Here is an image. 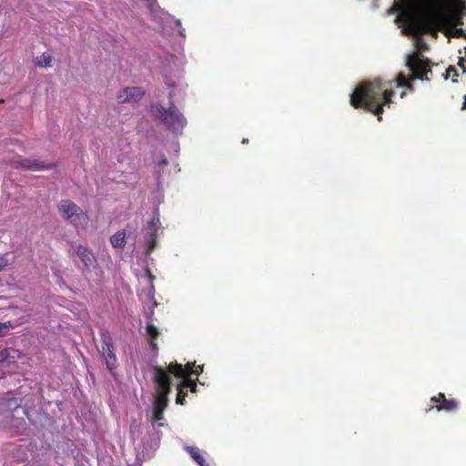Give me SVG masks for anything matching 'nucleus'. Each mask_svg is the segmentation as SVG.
I'll return each instance as SVG.
<instances>
[{"label":"nucleus","mask_w":466,"mask_h":466,"mask_svg":"<svg viewBox=\"0 0 466 466\" xmlns=\"http://www.w3.org/2000/svg\"><path fill=\"white\" fill-rule=\"evenodd\" d=\"M395 92L387 87V83L379 79L360 84L350 96V104L355 108L363 106L381 120L383 106L390 107Z\"/></svg>","instance_id":"f257e3e1"},{"label":"nucleus","mask_w":466,"mask_h":466,"mask_svg":"<svg viewBox=\"0 0 466 466\" xmlns=\"http://www.w3.org/2000/svg\"><path fill=\"white\" fill-rule=\"evenodd\" d=\"M406 66L410 71V76L408 79L403 73H399L396 79L399 87H407L412 91L413 86L410 83V80H429L427 74L431 73V70L429 68L428 61L420 57V54L414 52L408 55L406 57Z\"/></svg>","instance_id":"f03ea898"},{"label":"nucleus","mask_w":466,"mask_h":466,"mask_svg":"<svg viewBox=\"0 0 466 466\" xmlns=\"http://www.w3.org/2000/svg\"><path fill=\"white\" fill-rule=\"evenodd\" d=\"M396 22H401L403 29L401 34L416 38V46L424 49L426 45L420 40V35L429 31L431 26V20L424 15L407 14L403 19L397 18Z\"/></svg>","instance_id":"7ed1b4c3"},{"label":"nucleus","mask_w":466,"mask_h":466,"mask_svg":"<svg viewBox=\"0 0 466 466\" xmlns=\"http://www.w3.org/2000/svg\"><path fill=\"white\" fill-rule=\"evenodd\" d=\"M151 112L156 118L161 120L168 129L176 134L181 133L187 125L186 118L172 103L167 109L161 105H154L151 107Z\"/></svg>","instance_id":"20e7f679"},{"label":"nucleus","mask_w":466,"mask_h":466,"mask_svg":"<svg viewBox=\"0 0 466 466\" xmlns=\"http://www.w3.org/2000/svg\"><path fill=\"white\" fill-rule=\"evenodd\" d=\"M154 379L156 392L153 408H160L164 410L167 405V395L170 392V377L167 370L161 367L154 368Z\"/></svg>","instance_id":"39448f33"},{"label":"nucleus","mask_w":466,"mask_h":466,"mask_svg":"<svg viewBox=\"0 0 466 466\" xmlns=\"http://www.w3.org/2000/svg\"><path fill=\"white\" fill-rule=\"evenodd\" d=\"M58 210L61 216L76 228L85 227L88 222L87 215L70 200L60 201Z\"/></svg>","instance_id":"423d86ee"},{"label":"nucleus","mask_w":466,"mask_h":466,"mask_svg":"<svg viewBox=\"0 0 466 466\" xmlns=\"http://www.w3.org/2000/svg\"><path fill=\"white\" fill-rule=\"evenodd\" d=\"M101 355L104 358L107 369L112 372L116 367L117 360L115 354L113 345L111 343V338L107 331L104 330L101 332Z\"/></svg>","instance_id":"0eeeda50"},{"label":"nucleus","mask_w":466,"mask_h":466,"mask_svg":"<svg viewBox=\"0 0 466 466\" xmlns=\"http://www.w3.org/2000/svg\"><path fill=\"white\" fill-rule=\"evenodd\" d=\"M159 227V215L156 213L152 219L148 221L147 226L142 229L144 242L148 254L151 253L156 247V233Z\"/></svg>","instance_id":"6e6552de"},{"label":"nucleus","mask_w":466,"mask_h":466,"mask_svg":"<svg viewBox=\"0 0 466 466\" xmlns=\"http://www.w3.org/2000/svg\"><path fill=\"white\" fill-rule=\"evenodd\" d=\"M194 363L188 362L184 369L181 364L170 363L168 366V373L174 374L177 378L188 379L189 375H199L203 371L202 366H198L193 370Z\"/></svg>","instance_id":"1a4fd4ad"},{"label":"nucleus","mask_w":466,"mask_h":466,"mask_svg":"<svg viewBox=\"0 0 466 466\" xmlns=\"http://www.w3.org/2000/svg\"><path fill=\"white\" fill-rule=\"evenodd\" d=\"M144 96V90L138 86L126 87L116 95V101L119 104L133 103Z\"/></svg>","instance_id":"9d476101"},{"label":"nucleus","mask_w":466,"mask_h":466,"mask_svg":"<svg viewBox=\"0 0 466 466\" xmlns=\"http://www.w3.org/2000/svg\"><path fill=\"white\" fill-rule=\"evenodd\" d=\"M76 254L87 269L95 266L96 258L91 250H89L86 247L79 245L76 249Z\"/></svg>","instance_id":"9b49d317"},{"label":"nucleus","mask_w":466,"mask_h":466,"mask_svg":"<svg viewBox=\"0 0 466 466\" xmlns=\"http://www.w3.org/2000/svg\"><path fill=\"white\" fill-rule=\"evenodd\" d=\"M19 165L21 167L32 171L42 170L51 167V165L46 164L38 159H23L20 161Z\"/></svg>","instance_id":"f8f14e48"},{"label":"nucleus","mask_w":466,"mask_h":466,"mask_svg":"<svg viewBox=\"0 0 466 466\" xmlns=\"http://www.w3.org/2000/svg\"><path fill=\"white\" fill-rule=\"evenodd\" d=\"M146 280L147 282V290L146 293L147 299L153 302V305L156 306L157 302L155 301V288L153 285V280L155 279L154 275L150 272L148 268H146Z\"/></svg>","instance_id":"ddd939ff"},{"label":"nucleus","mask_w":466,"mask_h":466,"mask_svg":"<svg viewBox=\"0 0 466 466\" xmlns=\"http://www.w3.org/2000/svg\"><path fill=\"white\" fill-rule=\"evenodd\" d=\"M454 24L451 25L448 28V35L454 37H463L466 35L465 30L463 28H459L457 25H462L463 23L458 15L454 18Z\"/></svg>","instance_id":"4468645a"},{"label":"nucleus","mask_w":466,"mask_h":466,"mask_svg":"<svg viewBox=\"0 0 466 466\" xmlns=\"http://www.w3.org/2000/svg\"><path fill=\"white\" fill-rule=\"evenodd\" d=\"M127 229L116 232L110 238V243L115 248H123L126 244Z\"/></svg>","instance_id":"2eb2a0df"},{"label":"nucleus","mask_w":466,"mask_h":466,"mask_svg":"<svg viewBox=\"0 0 466 466\" xmlns=\"http://www.w3.org/2000/svg\"><path fill=\"white\" fill-rule=\"evenodd\" d=\"M186 450L190 454L191 458L199 465V466H209L202 454L200 453V451L198 447H191L187 446L186 447Z\"/></svg>","instance_id":"dca6fc26"},{"label":"nucleus","mask_w":466,"mask_h":466,"mask_svg":"<svg viewBox=\"0 0 466 466\" xmlns=\"http://www.w3.org/2000/svg\"><path fill=\"white\" fill-rule=\"evenodd\" d=\"M52 60L51 54L45 52L35 58V65L39 67L49 68L52 66Z\"/></svg>","instance_id":"f3484780"},{"label":"nucleus","mask_w":466,"mask_h":466,"mask_svg":"<svg viewBox=\"0 0 466 466\" xmlns=\"http://www.w3.org/2000/svg\"><path fill=\"white\" fill-rule=\"evenodd\" d=\"M440 399H441V403L437 406L438 410H443L446 411H451L457 408V403L453 400H446L444 394L441 393L439 395Z\"/></svg>","instance_id":"a211bd4d"},{"label":"nucleus","mask_w":466,"mask_h":466,"mask_svg":"<svg viewBox=\"0 0 466 466\" xmlns=\"http://www.w3.org/2000/svg\"><path fill=\"white\" fill-rule=\"evenodd\" d=\"M163 411L160 408H153L152 415H151V423L153 427L162 426V420L164 419Z\"/></svg>","instance_id":"6ab92c4d"},{"label":"nucleus","mask_w":466,"mask_h":466,"mask_svg":"<svg viewBox=\"0 0 466 466\" xmlns=\"http://www.w3.org/2000/svg\"><path fill=\"white\" fill-rule=\"evenodd\" d=\"M146 331H147V339H148V341H149L151 347L155 348L156 344H155L154 340L157 339V337L158 335L157 328L148 322L147 325Z\"/></svg>","instance_id":"aec40b11"},{"label":"nucleus","mask_w":466,"mask_h":466,"mask_svg":"<svg viewBox=\"0 0 466 466\" xmlns=\"http://www.w3.org/2000/svg\"><path fill=\"white\" fill-rule=\"evenodd\" d=\"M161 15H165L163 19L170 20L171 23H173L176 26L179 27L178 34L182 36L185 35V30L181 27V23L178 19H175L172 16L168 15L167 14H165L164 12L160 11Z\"/></svg>","instance_id":"412c9836"},{"label":"nucleus","mask_w":466,"mask_h":466,"mask_svg":"<svg viewBox=\"0 0 466 466\" xmlns=\"http://www.w3.org/2000/svg\"><path fill=\"white\" fill-rule=\"evenodd\" d=\"M15 351L10 350H3L0 351V362H6L9 360V359H15Z\"/></svg>","instance_id":"4be33fe9"},{"label":"nucleus","mask_w":466,"mask_h":466,"mask_svg":"<svg viewBox=\"0 0 466 466\" xmlns=\"http://www.w3.org/2000/svg\"><path fill=\"white\" fill-rule=\"evenodd\" d=\"M182 388H190L192 392L197 390V383L195 381H190L187 379H184V380L180 383Z\"/></svg>","instance_id":"5701e85b"},{"label":"nucleus","mask_w":466,"mask_h":466,"mask_svg":"<svg viewBox=\"0 0 466 466\" xmlns=\"http://www.w3.org/2000/svg\"><path fill=\"white\" fill-rule=\"evenodd\" d=\"M147 4V7L151 13H156L158 6L155 3V0H144Z\"/></svg>","instance_id":"b1692460"},{"label":"nucleus","mask_w":466,"mask_h":466,"mask_svg":"<svg viewBox=\"0 0 466 466\" xmlns=\"http://www.w3.org/2000/svg\"><path fill=\"white\" fill-rule=\"evenodd\" d=\"M182 390H183V388L181 387V385L178 386V392H177V400H176V402L177 404H183L184 403V395H182Z\"/></svg>","instance_id":"393cba45"},{"label":"nucleus","mask_w":466,"mask_h":466,"mask_svg":"<svg viewBox=\"0 0 466 466\" xmlns=\"http://www.w3.org/2000/svg\"><path fill=\"white\" fill-rule=\"evenodd\" d=\"M457 76L458 74L456 68L451 66L447 69V77H452L453 81H456L454 77Z\"/></svg>","instance_id":"a878e982"},{"label":"nucleus","mask_w":466,"mask_h":466,"mask_svg":"<svg viewBox=\"0 0 466 466\" xmlns=\"http://www.w3.org/2000/svg\"><path fill=\"white\" fill-rule=\"evenodd\" d=\"M8 265V260L4 257H0V271Z\"/></svg>","instance_id":"bb28decb"},{"label":"nucleus","mask_w":466,"mask_h":466,"mask_svg":"<svg viewBox=\"0 0 466 466\" xmlns=\"http://www.w3.org/2000/svg\"><path fill=\"white\" fill-rule=\"evenodd\" d=\"M157 164L158 165H167V157L165 156H160V157L157 160Z\"/></svg>","instance_id":"cd10ccee"},{"label":"nucleus","mask_w":466,"mask_h":466,"mask_svg":"<svg viewBox=\"0 0 466 466\" xmlns=\"http://www.w3.org/2000/svg\"><path fill=\"white\" fill-rule=\"evenodd\" d=\"M431 400H432V401H434V402H438V401L440 400V399H437L436 397H433V398L431 399Z\"/></svg>","instance_id":"c85d7f7f"},{"label":"nucleus","mask_w":466,"mask_h":466,"mask_svg":"<svg viewBox=\"0 0 466 466\" xmlns=\"http://www.w3.org/2000/svg\"><path fill=\"white\" fill-rule=\"evenodd\" d=\"M173 96H174V93L171 91V92L169 93V97H170V99H172V97H173Z\"/></svg>","instance_id":"c756f323"},{"label":"nucleus","mask_w":466,"mask_h":466,"mask_svg":"<svg viewBox=\"0 0 466 466\" xmlns=\"http://www.w3.org/2000/svg\"><path fill=\"white\" fill-rule=\"evenodd\" d=\"M460 66L462 68L463 72H465V71H466V69H465V67H464V66H463V65L460 64Z\"/></svg>","instance_id":"7c9ffc66"},{"label":"nucleus","mask_w":466,"mask_h":466,"mask_svg":"<svg viewBox=\"0 0 466 466\" xmlns=\"http://www.w3.org/2000/svg\"><path fill=\"white\" fill-rule=\"evenodd\" d=\"M167 85L168 86H170V87H172V86H173V84H171V83H170V82H168V81H167Z\"/></svg>","instance_id":"2f4dec72"},{"label":"nucleus","mask_w":466,"mask_h":466,"mask_svg":"<svg viewBox=\"0 0 466 466\" xmlns=\"http://www.w3.org/2000/svg\"><path fill=\"white\" fill-rule=\"evenodd\" d=\"M405 95H406V93H405V92H402V93L400 94V98H403V97L405 96Z\"/></svg>","instance_id":"473e14b6"},{"label":"nucleus","mask_w":466,"mask_h":466,"mask_svg":"<svg viewBox=\"0 0 466 466\" xmlns=\"http://www.w3.org/2000/svg\"><path fill=\"white\" fill-rule=\"evenodd\" d=\"M463 107H466V96H464Z\"/></svg>","instance_id":"72a5a7b5"},{"label":"nucleus","mask_w":466,"mask_h":466,"mask_svg":"<svg viewBox=\"0 0 466 466\" xmlns=\"http://www.w3.org/2000/svg\"><path fill=\"white\" fill-rule=\"evenodd\" d=\"M247 142H248V139H246V138H244V139L242 140V143H243V144H245V143H247Z\"/></svg>","instance_id":"f704fd0d"}]
</instances>
